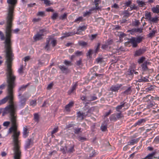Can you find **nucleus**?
Masks as SVG:
<instances>
[{
	"mask_svg": "<svg viewBox=\"0 0 159 159\" xmlns=\"http://www.w3.org/2000/svg\"><path fill=\"white\" fill-rule=\"evenodd\" d=\"M4 52L6 54L5 64L7 69V95L0 100V105L5 104L8 100L14 99L13 89L16 85L15 81L16 77L13 73L12 67V61L14 59V54L13 53L11 40H5Z\"/></svg>",
	"mask_w": 159,
	"mask_h": 159,
	"instance_id": "1",
	"label": "nucleus"
},
{
	"mask_svg": "<svg viewBox=\"0 0 159 159\" xmlns=\"http://www.w3.org/2000/svg\"><path fill=\"white\" fill-rule=\"evenodd\" d=\"M14 99L8 101L9 104L4 109L2 112V116L9 114L11 122V126L8 130V133H13L12 135L14 146H20L19 140V136L20 134V130L18 129V125L17 123V116L16 114V108L15 107L13 101Z\"/></svg>",
	"mask_w": 159,
	"mask_h": 159,
	"instance_id": "2",
	"label": "nucleus"
},
{
	"mask_svg": "<svg viewBox=\"0 0 159 159\" xmlns=\"http://www.w3.org/2000/svg\"><path fill=\"white\" fill-rule=\"evenodd\" d=\"M9 4L7 9V13H14V8L17 3V0H7Z\"/></svg>",
	"mask_w": 159,
	"mask_h": 159,
	"instance_id": "3",
	"label": "nucleus"
},
{
	"mask_svg": "<svg viewBox=\"0 0 159 159\" xmlns=\"http://www.w3.org/2000/svg\"><path fill=\"white\" fill-rule=\"evenodd\" d=\"M13 150L14 151V159H20L21 152L20 149V146H14Z\"/></svg>",
	"mask_w": 159,
	"mask_h": 159,
	"instance_id": "4",
	"label": "nucleus"
},
{
	"mask_svg": "<svg viewBox=\"0 0 159 159\" xmlns=\"http://www.w3.org/2000/svg\"><path fill=\"white\" fill-rule=\"evenodd\" d=\"M44 29H42L39 31V33H37L34 36V39L35 41H38L43 39V33L45 31Z\"/></svg>",
	"mask_w": 159,
	"mask_h": 159,
	"instance_id": "5",
	"label": "nucleus"
},
{
	"mask_svg": "<svg viewBox=\"0 0 159 159\" xmlns=\"http://www.w3.org/2000/svg\"><path fill=\"white\" fill-rule=\"evenodd\" d=\"M31 96L30 95H29L27 97H24L23 96H22L19 98H20V106L21 108H23L26 104V102L28 98Z\"/></svg>",
	"mask_w": 159,
	"mask_h": 159,
	"instance_id": "6",
	"label": "nucleus"
},
{
	"mask_svg": "<svg viewBox=\"0 0 159 159\" xmlns=\"http://www.w3.org/2000/svg\"><path fill=\"white\" fill-rule=\"evenodd\" d=\"M58 67L63 73L66 74L69 72L68 68L64 66L59 65Z\"/></svg>",
	"mask_w": 159,
	"mask_h": 159,
	"instance_id": "7",
	"label": "nucleus"
},
{
	"mask_svg": "<svg viewBox=\"0 0 159 159\" xmlns=\"http://www.w3.org/2000/svg\"><path fill=\"white\" fill-rule=\"evenodd\" d=\"M33 143V140L31 139H28L25 143V148L28 149L30 148V146L32 145Z\"/></svg>",
	"mask_w": 159,
	"mask_h": 159,
	"instance_id": "8",
	"label": "nucleus"
},
{
	"mask_svg": "<svg viewBox=\"0 0 159 159\" xmlns=\"http://www.w3.org/2000/svg\"><path fill=\"white\" fill-rule=\"evenodd\" d=\"M28 86V85H23L19 87L18 90V92H19V95H18L19 97L21 96L22 92L25 90Z\"/></svg>",
	"mask_w": 159,
	"mask_h": 159,
	"instance_id": "9",
	"label": "nucleus"
},
{
	"mask_svg": "<svg viewBox=\"0 0 159 159\" xmlns=\"http://www.w3.org/2000/svg\"><path fill=\"white\" fill-rule=\"evenodd\" d=\"M145 51V49H139L135 52V55L136 56H139L143 53Z\"/></svg>",
	"mask_w": 159,
	"mask_h": 159,
	"instance_id": "10",
	"label": "nucleus"
},
{
	"mask_svg": "<svg viewBox=\"0 0 159 159\" xmlns=\"http://www.w3.org/2000/svg\"><path fill=\"white\" fill-rule=\"evenodd\" d=\"M87 28V25H83L82 26H80L78 28L77 31L74 34H79L80 32L82 31H84Z\"/></svg>",
	"mask_w": 159,
	"mask_h": 159,
	"instance_id": "11",
	"label": "nucleus"
},
{
	"mask_svg": "<svg viewBox=\"0 0 159 159\" xmlns=\"http://www.w3.org/2000/svg\"><path fill=\"white\" fill-rule=\"evenodd\" d=\"M29 135V132H28V129L27 127H24L23 132V136L25 138Z\"/></svg>",
	"mask_w": 159,
	"mask_h": 159,
	"instance_id": "12",
	"label": "nucleus"
},
{
	"mask_svg": "<svg viewBox=\"0 0 159 159\" xmlns=\"http://www.w3.org/2000/svg\"><path fill=\"white\" fill-rule=\"evenodd\" d=\"M152 10L154 13H157L159 15V6L157 5L156 7H153Z\"/></svg>",
	"mask_w": 159,
	"mask_h": 159,
	"instance_id": "13",
	"label": "nucleus"
},
{
	"mask_svg": "<svg viewBox=\"0 0 159 159\" xmlns=\"http://www.w3.org/2000/svg\"><path fill=\"white\" fill-rule=\"evenodd\" d=\"M129 42L132 44L133 47L134 48L136 47L137 46V43L134 38H132L130 40Z\"/></svg>",
	"mask_w": 159,
	"mask_h": 159,
	"instance_id": "14",
	"label": "nucleus"
},
{
	"mask_svg": "<svg viewBox=\"0 0 159 159\" xmlns=\"http://www.w3.org/2000/svg\"><path fill=\"white\" fill-rule=\"evenodd\" d=\"M149 64V62L147 61H145L144 63L141 65L142 70L143 71H146L148 70V68L147 66V65Z\"/></svg>",
	"mask_w": 159,
	"mask_h": 159,
	"instance_id": "15",
	"label": "nucleus"
},
{
	"mask_svg": "<svg viewBox=\"0 0 159 159\" xmlns=\"http://www.w3.org/2000/svg\"><path fill=\"white\" fill-rule=\"evenodd\" d=\"M145 18L146 19H148L149 21L151 18V14L150 12L146 11L145 12Z\"/></svg>",
	"mask_w": 159,
	"mask_h": 159,
	"instance_id": "16",
	"label": "nucleus"
},
{
	"mask_svg": "<svg viewBox=\"0 0 159 159\" xmlns=\"http://www.w3.org/2000/svg\"><path fill=\"white\" fill-rule=\"evenodd\" d=\"M85 116V113L81 112V111L77 113V117L80 120H83Z\"/></svg>",
	"mask_w": 159,
	"mask_h": 159,
	"instance_id": "17",
	"label": "nucleus"
},
{
	"mask_svg": "<svg viewBox=\"0 0 159 159\" xmlns=\"http://www.w3.org/2000/svg\"><path fill=\"white\" fill-rule=\"evenodd\" d=\"M121 86V84L118 86H113L111 87L110 89L112 91H117Z\"/></svg>",
	"mask_w": 159,
	"mask_h": 159,
	"instance_id": "18",
	"label": "nucleus"
},
{
	"mask_svg": "<svg viewBox=\"0 0 159 159\" xmlns=\"http://www.w3.org/2000/svg\"><path fill=\"white\" fill-rule=\"evenodd\" d=\"M151 98V95H148L146 97H144L143 98V101L144 102H148L149 101H150Z\"/></svg>",
	"mask_w": 159,
	"mask_h": 159,
	"instance_id": "19",
	"label": "nucleus"
},
{
	"mask_svg": "<svg viewBox=\"0 0 159 159\" xmlns=\"http://www.w3.org/2000/svg\"><path fill=\"white\" fill-rule=\"evenodd\" d=\"M78 44L80 46L83 47H86L88 46V43L84 41H80L78 43Z\"/></svg>",
	"mask_w": 159,
	"mask_h": 159,
	"instance_id": "20",
	"label": "nucleus"
},
{
	"mask_svg": "<svg viewBox=\"0 0 159 159\" xmlns=\"http://www.w3.org/2000/svg\"><path fill=\"white\" fill-rule=\"evenodd\" d=\"M138 5L140 7H143L146 5L145 3L143 1L138 0L136 1Z\"/></svg>",
	"mask_w": 159,
	"mask_h": 159,
	"instance_id": "21",
	"label": "nucleus"
},
{
	"mask_svg": "<svg viewBox=\"0 0 159 159\" xmlns=\"http://www.w3.org/2000/svg\"><path fill=\"white\" fill-rule=\"evenodd\" d=\"M159 20L158 19V17L156 16L154 17H151L150 20L149 21L150 22H151L153 23H157V21Z\"/></svg>",
	"mask_w": 159,
	"mask_h": 159,
	"instance_id": "22",
	"label": "nucleus"
},
{
	"mask_svg": "<svg viewBox=\"0 0 159 159\" xmlns=\"http://www.w3.org/2000/svg\"><path fill=\"white\" fill-rule=\"evenodd\" d=\"M157 31L155 30H152L151 32H150L148 35V37L149 38H152L155 36V34L156 33Z\"/></svg>",
	"mask_w": 159,
	"mask_h": 159,
	"instance_id": "23",
	"label": "nucleus"
},
{
	"mask_svg": "<svg viewBox=\"0 0 159 159\" xmlns=\"http://www.w3.org/2000/svg\"><path fill=\"white\" fill-rule=\"evenodd\" d=\"M94 3H95L96 9L99 10L100 8L98 7L99 3H100L101 1L100 0H95L94 1Z\"/></svg>",
	"mask_w": 159,
	"mask_h": 159,
	"instance_id": "24",
	"label": "nucleus"
},
{
	"mask_svg": "<svg viewBox=\"0 0 159 159\" xmlns=\"http://www.w3.org/2000/svg\"><path fill=\"white\" fill-rule=\"evenodd\" d=\"M140 82H144L146 83H148L149 82V80L145 77L142 76L141 78L139 79Z\"/></svg>",
	"mask_w": 159,
	"mask_h": 159,
	"instance_id": "25",
	"label": "nucleus"
},
{
	"mask_svg": "<svg viewBox=\"0 0 159 159\" xmlns=\"http://www.w3.org/2000/svg\"><path fill=\"white\" fill-rule=\"evenodd\" d=\"M59 129L58 127L54 128L53 129L51 133V134L52 137L54 135H53L54 134L57 133Z\"/></svg>",
	"mask_w": 159,
	"mask_h": 159,
	"instance_id": "26",
	"label": "nucleus"
},
{
	"mask_svg": "<svg viewBox=\"0 0 159 159\" xmlns=\"http://www.w3.org/2000/svg\"><path fill=\"white\" fill-rule=\"evenodd\" d=\"M155 152L149 154L144 159H152L153 157L155 155Z\"/></svg>",
	"mask_w": 159,
	"mask_h": 159,
	"instance_id": "27",
	"label": "nucleus"
},
{
	"mask_svg": "<svg viewBox=\"0 0 159 159\" xmlns=\"http://www.w3.org/2000/svg\"><path fill=\"white\" fill-rule=\"evenodd\" d=\"M132 92L131 87H129L123 93L126 94H130Z\"/></svg>",
	"mask_w": 159,
	"mask_h": 159,
	"instance_id": "28",
	"label": "nucleus"
},
{
	"mask_svg": "<svg viewBox=\"0 0 159 159\" xmlns=\"http://www.w3.org/2000/svg\"><path fill=\"white\" fill-rule=\"evenodd\" d=\"M30 105L33 107H34L36 105L37 100H32L30 102Z\"/></svg>",
	"mask_w": 159,
	"mask_h": 159,
	"instance_id": "29",
	"label": "nucleus"
},
{
	"mask_svg": "<svg viewBox=\"0 0 159 159\" xmlns=\"http://www.w3.org/2000/svg\"><path fill=\"white\" fill-rule=\"evenodd\" d=\"M34 118L36 122H38L39 121V115L37 113L34 114Z\"/></svg>",
	"mask_w": 159,
	"mask_h": 159,
	"instance_id": "30",
	"label": "nucleus"
},
{
	"mask_svg": "<svg viewBox=\"0 0 159 159\" xmlns=\"http://www.w3.org/2000/svg\"><path fill=\"white\" fill-rule=\"evenodd\" d=\"M23 65H21L20 66V68L18 69V72L20 74H22L23 73Z\"/></svg>",
	"mask_w": 159,
	"mask_h": 159,
	"instance_id": "31",
	"label": "nucleus"
},
{
	"mask_svg": "<svg viewBox=\"0 0 159 159\" xmlns=\"http://www.w3.org/2000/svg\"><path fill=\"white\" fill-rule=\"evenodd\" d=\"M41 1H44V3L47 6H50L52 3L49 0H41Z\"/></svg>",
	"mask_w": 159,
	"mask_h": 159,
	"instance_id": "32",
	"label": "nucleus"
},
{
	"mask_svg": "<svg viewBox=\"0 0 159 159\" xmlns=\"http://www.w3.org/2000/svg\"><path fill=\"white\" fill-rule=\"evenodd\" d=\"M97 99V98L96 97L91 96L89 97H88V101H91Z\"/></svg>",
	"mask_w": 159,
	"mask_h": 159,
	"instance_id": "33",
	"label": "nucleus"
},
{
	"mask_svg": "<svg viewBox=\"0 0 159 159\" xmlns=\"http://www.w3.org/2000/svg\"><path fill=\"white\" fill-rule=\"evenodd\" d=\"M151 100L153 101V102H155L156 101H158L159 100V97L157 96H156L155 97H153L151 96Z\"/></svg>",
	"mask_w": 159,
	"mask_h": 159,
	"instance_id": "34",
	"label": "nucleus"
},
{
	"mask_svg": "<svg viewBox=\"0 0 159 159\" xmlns=\"http://www.w3.org/2000/svg\"><path fill=\"white\" fill-rule=\"evenodd\" d=\"M101 129L102 131H105L107 130V125H102L101 127Z\"/></svg>",
	"mask_w": 159,
	"mask_h": 159,
	"instance_id": "35",
	"label": "nucleus"
},
{
	"mask_svg": "<svg viewBox=\"0 0 159 159\" xmlns=\"http://www.w3.org/2000/svg\"><path fill=\"white\" fill-rule=\"evenodd\" d=\"M93 53V51L91 49H89L86 54L87 56L91 57Z\"/></svg>",
	"mask_w": 159,
	"mask_h": 159,
	"instance_id": "36",
	"label": "nucleus"
},
{
	"mask_svg": "<svg viewBox=\"0 0 159 159\" xmlns=\"http://www.w3.org/2000/svg\"><path fill=\"white\" fill-rule=\"evenodd\" d=\"M134 38L137 43H140L142 41V38L141 37H138Z\"/></svg>",
	"mask_w": 159,
	"mask_h": 159,
	"instance_id": "37",
	"label": "nucleus"
},
{
	"mask_svg": "<svg viewBox=\"0 0 159 159\" xmlns=\"http://www.w3.org/2000/svg\"><path fill=\"white\" fill-rule=\"evenodd\" d=\"M145 58L144 57H142L139 59L138 60V62L139 64H141L143 63L145 60Z\"/></svg>",
	"mask_w": 159,
	"mask_h": 159,
	"instance_id": "38",
	"label": "nucleus"
},
{
	"mask_svg": "<svg viewBox=\"0 0 159 159\" xmlns=\"http://www.w3.org/2000/svg\"><path fill=\"white\" fill-rule=\"evenodd\" d=\"M58 16L57 13H55L53 14L52 16H51L52 19L53 20H56Z\"/></svg>",
	"mask_w": 159,
	"mask_h": 159,
	"instance_id": "39",
	"label": "nucleus"
},
{
	"mask_svg": "<svg viewBox=\"0 0 159 159\" xmlns=\"http://www.w3.org/2000/svg\"><path fill=\"white\" fill-rule=\"evenodd\" d=\"M145 120L144 119H142L140 120H139L137 123L135 124V125H140L141 124L142 122H145Z\"/></svg>",
	"mask_w": 159,
	"mask_h": 159,
	"instance_id": "40",
	"label": "nucleus"
},
{
	"mask_svg": "<svg viewBox=\"0 0 159 159\" xmlns=\"http://www.w3.org/2000/svg\"><path fill=\"white\" fill-rule=\"evenodd\" d=\"M118 35L119 36L120 38H122L126 36L125 34L122 32H119L118 33Z\"/></svg>",
	"mask_w": 159,
	"mask_h": 159,
	"instance_id": "41",
	"label": "nucleus"
},
{
	"mask_svg": "<svg viewBox=\"0 0 159 159\" xmlns=\"http://www.w3.org/2000/svg\"><path fill=\"white\" fill-rule=\"evenodd\" d=\"M98 35L97 34H92L91 36H89V37L90 38L91 40H93L94 39L96 38Z\"/></svg>",
	"mask_w": 159,
	"mask_h": 159,
	"instance_id": "42",
	"label": "nucleus"
},
{
	"mask_svg": "<svg viewBox=\"0 0 159 159\" xmlns=\"http://www.w3.org/2000/svg\"><path fill=\"white\" fill-rule=\"evenodd\" d=\"M124 107V103L123 104H122L118 106L116 108V111H119V110Z\"/></svg>",
	"mask_w": 159,
	"mask_h": 159,
	"instance_id": "43",
	"label": "nucleus"
},
{
	"mask_svg": "<svg viewBox=\"0 0 159 159\" xmlns=\"http://www.w3.org/2000/svg\"><path fill=\"white\" fill-rule=\"evenodd\" d=\"M45 13L43 11H39L37 14V16L43 17L44 16Z\"/></svg>",
	"mask_w": 159,
	"mask_h": 159,
	"instance_id": "44",
	"label": "nucleus"
},
{
	"mask_svg": "<svg viewBox=\"0 0 159 159\" xmlns=\"http://www.w3.org/2000/svg\"><path fill=\"white\" fill-rule=\"evenodd\" d=\"M74 132L76 134H78L81 132L80 128H75L74 129Z\"/></svg>",
	"mask_w": 159,
	"mask_h": 159,
	"instance_id": "45",
	"label": "nucleus"
},
{
	"mask_svg": "<svg viewBox=\"0 0 159 159\" xmlns=\"http://www.w3.org/2000/svg\"><path fill=\"white\" fill-rule=\"evenodd\" d=\"M10 123V122L8 121H6L4 122L3 124V125L4 126L7 127L9 126Z\"/></svg>",
	"mask_w": 159,
	"mask_h": 159,
	"instance_id": "46",
	"label": "nucleus"
},
{
	"mask_svg": "<svg viewBox=\"0 0 159 159\" xmlns=\"http://www.w3.org/2000/svg\"><path fill=\"white\" fill-rule=\"evenodd\" d=\"M49 41H47L46 43V45L45 47H44V48L45 49H47V50H48L49 49Z\"/></svg>",
	"mask_w": 159,
	"mask_h": 159,
	"instance_id": "47",
	"label": "nucleus"
},
{
	"mask_svg": "<svg viewBox=\"0 0 159 159\" xmlns=\"http://www.w3.org/2000/svg\"><path fill=\"white\" fill-rule=\"evenodd\" d=\"M6 84L5 83L2 84L0 86V89L3 90L4 89L6 86Z\"/></svg>",
	"mask_w": 159,
	"mask_h": 159,
	"instance_id": "48",
	"label": "nucleus"
},
{
	"mask_svg": "<svg viewBox=\"0 0 159 159\" xmlns=\"http://www.w3.org/2000/svg\"><path fill=\"white\" fill-rule=\"evenodd\" d=\"M77 86V84L76 83H75L72 87L71 90L70 91V93H72L73 92L74 90L75 89Z\"/></svg>",
	"mask_w": 159,
	"mask_h": 159,
	"instance_id": "49",
	"label": "nucleus"
},
{
	"mask_svg": "<svg viewBox=\"0 0 159 159\" xmlns=\"http://www.w3.org/2000/svg\"><path fill=\"white\" fill-rule=\"evenodd\" d=\"M83 52L82 51H77L75 53V54L76 55V56H80V55H81L83 54Z\"/></svg>",
	"mask_w": 159,
	"mask_h": 159,
	"instance_id": "50",
	"label": "nucleus"
},
{
	"mask_svg": "<svg viewBox=\"0 0 159 159\" xmlns=\"http://www.w3.org/2000/svg\"><path fill=\"white\" fill-rule=\"evenodd\" d=\"M67 15L66 14L64 13L63 15H61L60 17V19L61 20H64L66 17Z\"/></svg>",
	"mask_w": 159,
	"mask_h": 159,
	"instance_id": "51",
	"label": "nucleus"
},
{
	"mask_svg": "<svg viewBox=\"0 0 159 159\" xmlns=\"http://www.w3.org/2000/svg\"><path fill=\"white\" fill-rule=\"evenodd\" d=\"M53 84L52 83H51L50 84H49L48 86L47 87V89H52V87L53 86Z\"/></svg>",
	"mask_w": 159,
	"mask_h": 159,
	"instance_id": "52",
	"label": "nucleus"
},
{
	"mask_svg": "<svg viewBox=\"0 0 159 159\" xmlns=\"http://www.w3.org/2000/svg\"><path fill=\"white\" fill-rule=\"evenodd\" d=\"M51 43L53 47H54L56 46L57 44V42L56 40H52L51 42Z\"/></svg>",
	"mask_w": 159,
	"mask_h": 159,
	"instance_id": "53",
	"label": "nucleus"
},
{
	"mask_svg": "<svg viewBox=\"0 0 159 159\" xmlns=\"http://www.w3.org/2000/svg\"><path fill=\"white\" fill-rule=\"evenodd\" d=\"M123 14L125 15V16H129V12L128 11H124L123 12Z\"/></svg>",
	"mask_w": 159,
	"mask_h": 159,
	"instance_id": "54",
	"label": "nucleus"
},
{
	"mask_svg": "<svg viewBox=\"0 0 159 159\" xmlns=\"http://www.w3.org/2000/svg\"><path fill=\"white\" fill-rule=\"evenodd\" d=\"M116 118L118 119H120L123 117V116L121 113H118L116 115Z\"/></svg>",
	"mask_w": 159,
	"mask_h": 159,
	"instance_id": "55",
	"label": "nucleus"
},
{
	"mask_svg": "<svg viewBox=\"0 0 159 159\" xmlns=\"http://www.w3.org/2000/svg\"><path fill=\"white\" fill-rule=\"evenodd\" d=\"M79 139L80 141L82 142L87 140L84 137H83L81 136H80L78 138Z\"/></svg>",
	"mask_w": 159,
	"mask_h": 159,
	"instance_id": "56",
	"label": "nucleus"
},
{
	"mask_svg": "<svg viewBox=\"0 0 159 159\" xmlns=\"http://www.w3.org/2000/svg\"><path fill=\"white\" fill-rule=\"evenodd\" d=\"M83 18L82 17H80L77 18L75 21V22H80L83 21Z\"/></svg>",
	"mask_w": 159,
	"mask_h": 159,
	"instance_id": "57",
	"label": "nucleus"
},
{
	"mask_svg": "<svg viewBox=\"0 0 159 159\" xmlns=\"http://www.w3.org/2000/svg\"><path fill=\"white\" fill-rule=\"evenodd\" d=\"M94 9L90 10L89 11H86L85 13V14L84 15V16H86L87 15H89L91 13V12L92 10H93Z\"/></svg>",
	"mask_w": 159,
	"mask_h": 159,
	"instance_id": "58",
	"label": "nucleus"
},
{
	"mask_svg": "<svg viewBox=\"0 0 159 159\" xmlns=\"http://www.w3.org/2000/svg\"><path fill=\"white\" fill-rule=\"evenodd\" d=\"M110 120H115L116 121V117H115V116L114 115H111L110 118Z\"/></svg>",
	"mask_w": 159,
	"mask_h": 159,
	"instance_id": "59",
	"label": "nucleus"
},
{
	"mask_svg": "<svg viewBox=\"0 0 159 159\" xmlns=\"http://www.w3.org/2000/svg\"><path fill=\"white\" fill-rule=\"evenodd\" d=\"M153 106H154V105L152 103H150L149 104H148L147 107L148 108H150L153 107Z\"/></svg>",
	"mask_w": 159,
	"mask_h": 159,
	"instance_id": "60",
	"label": "nucleus"
},
{
	"mask_svg": "<svg viewBox=\"0 0 159 159\" xmlns=\"http://www.w3.org/2000/svg\"><path fill=\"white\" fill-rule=\"evenodd\" d=\"M108 45H111L113 43V40L112 39L108 40L107 43Z\"/></svg>",
	"mask_w": 159,
	"mask_h": 159,
	"instance_id": "61",
	"label": "nucleus"
},
{
	"mask_svg": "<svg viewBox=\"0 0 159 159\" xmlns=\"http://www.w3.org/2000/svg\"><path fill=\"white\" fill-rule=\"evenodd\" d=\"M41 20V19L40 18H34L33 19L32 21L34 22H38Z\"/></svg>",
	"mask_w": 159,
	"mask_h": 159,
	"instance_id": "62",
	"label": "nucleus"
},
{
	"mask_svg": "<svg viewBox=\"0 0 159 159\" xmlns=\"http://www.w3.org/2000/svg\"><path fill=\"white\" fill-rule=\"evenodd\" d=\"M65 110H66L67 111H69L70 110V103H69L66 106Z\"/></svg>",
	"mask_w": 159,
	"mask_h": 159,
	"instance_id": "63",
	"label": "nucleus"
},
{
	"mask_svg": "<svg viewBox=\"0 0 159 159\" xmlns=\"http://www.w3.org/2000/svg\"><path fill=\"white\" fill-rule=\"evenodd\" d=\"M131 3L132 2L131 1H128L126 2L125 4L126 6H128L130 5Z\"/></svg>",
	"mask_w": 159,
	"mask_h": 159,
	"instance_id": "64",
	"label": "nucleus"
}]
</instances>
